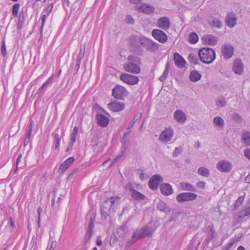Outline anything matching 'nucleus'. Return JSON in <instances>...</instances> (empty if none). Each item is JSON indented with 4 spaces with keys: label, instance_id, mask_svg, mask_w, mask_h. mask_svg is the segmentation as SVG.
Instances as JSON below:
<instances>
[{
    "label": "nucleus",
    "instance_id": "47",
    "mask_svg": "<svg viewBox=\"0 0 250 250\" xmlns=\"http://www.w3.org/2000/svg\"><path fill=\"white\" fill-rule=\"evenodd\" d=\"M244 199V197L242 196L238 198V199L236 201L235 203V207H239L243 202Z\"/></svg>",
    "mask_w": 250,
    "mask_h": 250
},
{
    "label": "nucleus",
    "instance_id": "11",
    "mask_svg": "<svg viewBox=\"0 0 250 250\" xmlns=\"http://www.w3.org/2000/svg\"><path fill=\"white\" fill-rule=\"evenodd\" d=\"M216 167L222 172H229L232 169V164L228 161L221 160L217 164Z\"/></svg>",
    "mask_w": 250,
    "mask_h": 250
},
{
    "label": "nucleus",
    "instance_id": "32",
    "mask_svg": "<svg viewBox=\"0 0 250 250\" xmlns=\"http://www.w3.org/2000/svg\"><path fill=\"white\" fill-rule=\"evenodd\" d=\"M181 188L185 190H188L191 191H196V188L193 187L191 184L188 183H182L181 184Z\"/></svg>",
    "mask_w": 250,
    "mask_h": 250
},
{
    "label": "nucleus",
    "instance_id": "53",
    "mask_svg": "<svg viewBox=\"0 0 250 250\" xmlns=\"http://www.w3.org/2000/svg\"><path fill=\"white\" fill-rule=\"evenodd\" d=\"M56 247V242L55 241H52L50 246L49 248L47 250H55V249Z\"/></svg>",
    "mask_w": 250,
    "mask_h": 250
},
{
    "label": "nucleus",
    "instance_id": "22",
    "mask_svg": "<svg viewBox=\"0 0 250 250\" xmlns=\"http://www.w3.org/2000/svg\"><path fill=\"white\" fill-rule=\"evenodd\" d=\"M202 39L205 44L209 45H215L217 42L216 37L211 35H205Z\"/></svg>",
    "mask_w": 250,
    "mask_h": 250
},
{
    "label": "nucleus",
    "instance_id": "56",
    "mask_svg": "<svg viewBox=\"0 0 250 250\" xmlns=\"http://www.w3.org/2000/svg\"><path fill=\"white\" fill-rule=\"evenodd\" d=\"M53 7V3H51L48 7L46 8L47 15H48L50 12L52 11Z\"/></svg>",
    "mask_w": 250,
    "mask_h": 250
},
{
    "label": "nucleus",
    "instance_id": "2",
    "mask_svg": "<svg viewBox=\"0 0 250 250\" xmlns=\"http://www.w3.org/2000/svg\"><path fill=\"white\" fill-rule=\"evenodd\" d=\"M127 60L129 62L125 64L124 66L125 70L133 74H139L141 68L138 64L141 63L140 58L133 55H129L128 56Z\"/></svg>",
    "mask_w": 250,
    "mask_h": 250
},
{
    "label": "nucleus",
    "instance_id": "21",
    "mask_svg": "<svg viewBox=\"0 0 250 250\" xmlns=\"http://www.w3.org/2000/svg\"><path fill=\"white\" fill-rule=\"evenodd\" d=\"M96 119L98 125L103 127L107 126L109 122V118L101 114L97 115Z\"/></svg>",
    "mask_w": 250,
    "mask_h": 250
},
{
    "label": "nucleus",
    "instance_id": "15",
    "mask_svg": "<svg viewBox=\"0 0 250 250\" xmlns=\"http://www.w3.org/2000/svg\"><path fill=\"white\" fill-rule=\"evenodd\" d=\"M162 181L163 178L162 176L159 174H156L149 179L148 186L151 189H156Z\"/></svg>",
    "mask_w": 250,
    "mask_h": 250
},
{
    "label": "nucleus",
    "instance_id": "46",
    "mask_svg": "<svg viewBox=\"0 0 250 250\" xmlns=\"http://www.w3.org/2000/svg\"><path fill=\"white\" fill-rule=\"evenodd\" d=\"M84 55V50L82 48H80V52L79 53L77 61L81 62L82 59L83 58Z\"/></svg>",
    "mask_w": 250,
    "mask_h": 250
},
{
    "label": "nucleus",
    "instance_id": "26",
    "mask_svg": "<svg viewBox=\"0 0 250 250\" xmlns=\"http://www.w3.org/2000/svg\"><path fill=\"white\" fill-rule=\"evenodd\" d=\"M241 140L245 146H250V132L243 130L242 132Z\"/></svg>",
    "mask_w": 250,
    "mask_h": 250
},
{
    "label": "nucleus",
    "instance_id": "44",
    "mask_svg": "<svg viewBox=\"0 0 250 250\" xmlns=\"http://www.w3.org/2000/svg\"><path fill=\"white\" fill-rule=\"evenodd\" d=\"M183 151V148L181 147H176L173 153V156L174 157H177L180 155Z\"/></svg>",
    "mask_w": 250,
    "mask_h": 250
},
{
    "label": "nucleus",
    "instance_id": "24",
    "mask_svg": "<svg viewBox=\"0 0 250 250\" xmlns=\"http://www.w3.org/2000/svg\"><path fill=\"white\" fill-rule=\"evenodd\" d=\"M174 60L176 65L178 67L183 68L185 66L186 61L183 57L177 52L175 53L174 54Z\"/></svg>",
    "mask_w": 250,
    "mask_h": 250
},
{
    "label": "nucleus",
    "instance_id": "62",
    "mask_svg": "<svg viewBox=\"0 0 250 250\" xmlns=\"http://www.w3.org/2000/svg\"><path fill=\"white\" fill-rule=\"evenodd\" d=\"M129 1L132 4L137 5L141 2L142 0H129Z\"/></svg>",
    "mask_w": 250,
    "mask_h": 250
},
{
    "label": "nucleus",
    "instance_id": "37",
    "mask_svg": "<svg viewBox=\"0 0 250 250\" xmlns=\"http://www.w3.org/2000/svg\"><path fill=\"white\" fill-rule=\"evenodd\" d=\"M227 101L224 97H219L216 101V104L219 107H223L226 104Z\"/></svg>",
    "mask_w": 250,
    "mask_h": 250
},
{
    "label": "nucleus",
    "instance_id": "20",
    "mask_svg": "<svg viewBox=\"0 0 250 250\" xmlns=\"http://www.w3.org/2000/svg\"><path fill=\"white\" fill-rule=\"evenodd\" d=\"M170 26V21L168 18L163 17L158 19L157 26L163 30H167Z\"/></svg>",
    "mask_w": 250,
    "mask_h": 250
},
{
    "label": "nucleus",
    "instance_id": "28",
    "mask_svg": "<svg viewBox=\"0 0 250 250\" xmlns=\"http://www.w3.org/2000/svg\"><path fill=\"white\" fill-rule=\"evenodd\" d=\"M209 24L213 28L220 29L223 27V23L218 18H213Z\"/></svg>",
    "mask_w": 250,
    "mask_h": 250
},
{
    "label": "nucleus",
    "instance_id": "9",
    "mask_svg": "<svg viewBox=\"0 0 250 250\" xmlns=\"http://www.w3.org/2000/svg\"><path fill=\"white\" fill-rule=\"evenodd\" d=\"M225 23L229 28L234 27L237 23L236 14L233 12L228 13L225 18Z\"/></svg>",
    "mask_w": 250,
    "mask_h": 250
},
{
    "label": "nucleus",
    "instance_id": "42",
    "mask_svg": "<svg viewBox=\"0 0 250 250\" xmlns=\"http://www.w3.org/2000/svg\"><path fill=\"white\" fill-rule=\"evenodd\" d=\"M169 64L167 62L166 65V69L163 75L160 77L159 80L161 82H163L166 79L168 74Z\"/></svg>",
    "mask_w": 250,
    "mask_h": 250
},
{
    "label": "nucleus",
    "instance_id": "38",
    "mask_svg": "<svg viewBox=\"0 0 250 250\" xmlns=\"http://www.w3.org/2000/svg\"><path fill=\"white\" fill-rule=\"evenodd\" d=\"M198 41V36L194 32L190 34L189 37V42L191 43H196Z\"/></svg>",
    "mask_w": 250,
    "mask_h": 250
},
{
    "label": "nucleus",
    "instance_id": "4",
    "mask_svg": "<svg viewBox=\"0 0 250 250\" xmlns=\"http://www.w3.org/2000/svg\"><path fill=\"white\" fill-rule=\"evenodd\" d=\"M200 60L205 63L209 64L215 59V51L210 48H203L198 52Z\"/></svg>",
    "mask_w": 250,
    "mask_h": 250
},
{
    "label": "nucleus",
    "instance_id": "64",
    "mask_svg": "<svg viewBox=\"0 0 250 250\" xmlns=\"http://www.w3.org/2000/svg\"><path fill=\"white\" fill-rule=\"evenodd\" d=\"M245 181L247 183H250V173L245 178Z\"/></svg>",
    "mask_w": 250,
    "mask_h": 250
},
{
    "label": "nucleus",
    "instance_id": "10",
    "mask_svg": "<svg viewBox=\"0 0 250 250\" xmlns=\"http://www.w3.org/2000/svg\"><path fill=\"white\" fill-rule=\"evenodd\" d=\"M221 53L225 59H229L231 58L234 52L233 47L228 44H223L221 47Z\"/></svg>",
    "mask_w": 250,
    "mask_h": 250
},
{
    "label": "nucleus",
    "instance_id": "39",
    "mask_svg": "<svg viewBox=\"0 0 250 250\" xmlns=\"http://www.w3.org/2000/svg\"><path fill=\"white\" fill-rule=\"evenodd\" d=\"M188 61L190 63L193 64H197L198 62V60L196 55L190 54L188 56Z\"/></svg>",
    "mask_w": 250,
    "mask_h": 250
},
{
    "label": "nucleus",
    "instance_id": "17",
    "mask_svg": "<svg viewBox=\"0 0 250 250\" xmlns=\"http://www.w3.org/2000/svg\"><path fill=\"white\" fill-rule=\"evenodd\" d=\"M136 10L139 12L149 15L153 13L154 7L151 5L144 3L140 6H136Z\"/></svg>",
    "mask_w": 250,
    "mask_h": 250
},
{
    "label": "nucleus",
    "instance_id": "34",
    "mask_svg": "<svg viewBox=\"0 0 250 250\" xmlns=\"http://www.w3.org/2000/svg\"><path fill=\"white\" fill-rule=\"evenodd\" d=\"M213 229V225L208 226L207 228L206 232L208 233V237L210 239L215 236L216 233Z\"/></svg>",
    "mask_w": 250,
    "mask_h": 250
},
{
    "label": "nucleus",
    "instance_id": "59",
    "mask_svg": "<svg viewBox=\"0 0 250 250\" xmlns=\"http://www.w3.org/2000/svg\"><path fill=\"white\" fill-rule=\"evenodd\" d=\"M32 122L31 123L30 127L29 129L28 130V133L26 135V136L31 137V134L32 132Z\"/></svg>",
    "mask_w": 250,
    "mask_h": 250
},
{
    "label": "nucleus",
    "instance_id": "14",
    "mask_svg": "<svg viewBox=\"0 0 250 250\" xmlns=\"http://www.w3.org/2000/svg\"><path fill=\"white\" fill-rule=\"evenodd\" d=\"M232 70L236 75H241L243 74L244 65L240 59H236L234 60L232 65Z\"/></svg>",
    "mask_w": 250,
    "mask_h": 250
},
{
    "label": "nucleus",
    "instance_id": "40",
    "mask_svg": "<svg viewBox=\"0 0 250 250\" xmlns=\"http://www.w3.org/2000/svg\"><path fill=\"white\" fill-rule=\"evenodd\" d=\"M20 6V5L19 3H16L14 4L12 7V15L15 18L17 17L18 16Z\"/></svg>",
    "mask_w": 250,
    "mask_h": 250
},
{
    "label": "nucleus",
    "instance_id": "25",
    "mask_svg": "<svg viewBox=\"0 0 250 250\" xmlns=\"http://www.w3.org/2000/svg\"><path fill=\"white\" fill-rule=\"evenodd\" d=\"M160 189L162 194L166 196L171 195L173 192L172 187L167 183L161 185Z\"/></svg>",
    "mask_w": 250,
    "mask_h": 250
},
{
    "label": "nucleus",
    "instance_id": "5",
    "mask_svg": "<svg viewBox=\"0 0 250 250\" xmlns=\"http://www.w3.org/2000/svg\"><path fill=\"white\" fill-rule=\"evenodd\" d=\"M174 131L171 127L166 128L160 134L159 140L163 143H166L171 141L173 137Z\"/></svg>",
    "mask_w": 250,
    "mask_h": 250
},
{
    "label": "nucleus",
    "instance_id": "41",
    "mask_svg": "<svg viewBox=\"0 0 250 250\" xmlns=\"http://www.w3.org/2000/svg\"><path fill=\"white\" fill-rule=\"evenodd\" d=\"M78 128L77 126H75L74 128V129L71 134L70 141L74 142H76V137H77V135L78 134Z\"/></svg>",
    "mask_w": 250,
    "mask_h": 250
},
{
    "label": "nucleus",
    "instance_id": "43",
    "mask_svg": "<svg viewBox=\"0 0 250 250\" xmlns=\"http://www.w3.org/2000/svg\"><path fill=\"white\" fill-rule=\"evenodd\" d=\"M125 21L126 23L129 24H133L135 22L134 20L132 17L129 15L125 17Z\"/></svg>",
    "mask_w": 250,
    "mask_h": 250
},
{
    "label": "nucleus",
    "instance_id": "61",
    "mask_svg": "<svg viewBox=\"0 0 250 250\" xmlns=\"http://www.w3.org/2000/svg\"><path fill=\"white\" fill-rule=\"evenodd\" d=\"M30 137L26 136L24 140V146H27L30 142Z\"/></svg>",
    "mask_w": 250,
    "mask_h": 250
},
{
    "label": "nucleus",
    "instance_id": "35",
    "mask_svg": "<svg viewBox=\"0 0 250 250\" xmlns=\"http://www.w3.org/2000/svg\"><path fill=\"white\" fill-rule=\"evenodd\" d=\"M53 77V75H52L42 84V85L39 88L36 95H40L42 93L44 87L50 83Z\"/></svg>",
    "mask_w": 250,
    "mask_h": 250
},
{
    "label": "nucleus",
    "instance_id": "13",
    "mask_svg": "<svg viewBox=\"0 0 250 250\" xmlns=\"http://www.w3.org/2000/svg\"><path fill=\"white\" fill-rule=\"evenodd\" d=\"M153 37L160 42L164 43L167 41V35L162 30L159 29H154L152 31Z\"/></svg>",
    "mask_w": 250,
    "mask_h": 250
},
{
    "label": "nucleus",
    "instance_id": "33",
    "mask_svg": "<svg viewBox=\"0 0 250 250\" xmlns=\"http://www.w3.org/2000/svg\"><path fill=\"white\" fill-rule=\"evenodd\" d=\"M250 215V206L246 207L245 209L241 210L240 212L239 217L244 218Z\"/></svg>",
    "mask_w": 250,
    "mask_h": 250
},
{
    "label": "nucleus",
    "instance_id": "19",
    "mask_svg": "<svg viewBox=\"0 0 250 250\" xmlns=\"http://www.w3.org/2000/svg\"><path fill=\"white\" fill-rule=\"evenodd\" d=\"M109 109L114 112H119L123 110L125 107V104L119 102H111L108 104Z\"/></svg>",
    "mask_w": 250,
    "mask_h": 250
},
{
    "label": "nucleus",
    "instance_id": "51",
    "mask_svg": "<svg viewBox=\"0 0 250 250\" xmlns=\"http://www.w3.org/2000/svg\"><path fill=\"white\" fill-rule=\"evenodd\" d=\"M197 186L201 188H204L206 185V183L203 181L198 182L196 184Z\"/></svg>",
    "mask_w": 250,
    "mask_h": 250
},
{
    "label": "nucleus",
    "instance_id": "48",
    "mask_svg": "<svg viewBox=\"0 0 250 250\" xmlns=\"http://www.w3.org/2000/svg\"><path fill=\"white\" fill-rule=\"evenodd\" d=\"M1 54L3 57H5L6 55V46L5 44V42L3 40L2 42V45H1Z\"/></svg>",
    "mask_w": 250,
    "mask_h": 250
},
{
    "label": "nucleus",
    "instance_id": "36",
    "mask_svg": "<svg viewBox=\"0 0 250 250\" xmlns=\"http://www.w3.org/2000/svg\"><path fill=\"white\" fill-rule=\"evenodd\" d=\"M198 172L200 175L206 177H208L209 176V172L206 167H201L199 168Z\"/></svg>",
    "mask_w": 250,
    "mask_h": 250
},
{
    "label": "nucleus",
    "instance_id": "49",
    "mask_svg": "<svg viewBox=\"0 0 250 250\" xmlns=\"http://www.w3.org/2000/svg\"><path fill=\"white\" fill-rule=\"evenodd\" d=\"M48 15H42V26L41 27V33L42 32V28L43 27V26L44 25V23H45V20H46V17Z\"/></svg>",
    "mask_w": 250,
    "mask_h": 250
},
{
    "label": "nucleus",
    "instance_id": "27",
    "mask_svg": "<svg viewBox=\"0 0 250 250\" xmlns=\"http://www.w3.org/2000/svg\"><path fill=\"white\" fill-rule=\"evenodd\" d=\"M157 208L162 211L166 213L169 212L171 211V208L167 206L165 202L162 201H160L157 206Z\"/></svg>",
    "mask_w": 250,
    "mask_h": 250
},
{
    "label": "nucleus",
    "instance_id": "45",
    "mask_svg": "<svg viewBox=\"0 0 250 250\" xmlns=\"http://www.w3.org/2000/svg\"><path fill=\"white\" fill-rule=\"evenodd\" d=\"M92 234H93L92 230H91L90 229H87L86 233L84 236V239L86 241H88L90 239L91 237L92 236Z\"/></svg>",
    "mask_w": 250,
    "mask_h": 250
},
{
    "label": "nucleus",
    "instance_id": "54",
    "mask_svg": "<svg viewBox=\"0 0 250 250\" xmlns=\"http://www.w3.org/2000/svg\"><path fill=\"white\" fill-rule=\"evenodd\" d=\"M75 143V142L70 141V142L68 144V146L66 149V151L68 152V151H70V150H71L73 146H74Z\"/></svg>",
    "mask_w": 250,
    "mask_h": 250
},
{
    "label": "nucleus",
    "instance_id": "55",
    "mask_svg": "<svg viewBox=\"0 0 250 250\" xmlns=\"http://www.w3.org/2000/svg\"><path fill=\"white\" fill-rule=\"evenodd\" d=\"M80 64H81V62L77 61L76 63V66H75V69L74 72V74H76L78 72V71L80 68Z\"/></svg>",
    "mask_w": 250,
    "mask_h": 250
},
{
    "label": "nucleus",
    "instance_id": "31",
    "mask_svg": "<svg viewBox=\"0 0 250 250\" xmlns=\"http://www.w3.org/2000/svg\"><path fill=\"white\" fill-rule=\"evenodd\" d=\"M189 78L191 81L195 82L200 80L201 75L196 71H192L190 74Z\"/></svg>",
    "mask_w": 250,
    "mask_h": 250
},
{
    "label": "nucleus",
    "instance_id": "1",
    "mask_svg": "<svg viewBox=\"0 0 250 250\" xmlns=\"http://www.w3.org/2000/svg\"><path fill=\"white\" fill-rule=\"evenodd\" d=\"M120 204V198L118 196H112L102 203L101 206V212L103 217L105 219L110 214L115 211V209Z\"/></svg>",
    "mask_w": 250,
    "mask_h": 250
},
{
    "label": "nucleus",
    "instance_id": "60",
    "mask_svg": "<svg viewBox=\"0 0 250 250\" xmlns=\"http://www.w3.org/2000/svg\"><path fill=\"white\" fill-rule=\"evenodd\" d=\"M22 154H20L19 155L17 159V160H16V166H17V167H18V166L19 165V164L20 163V162H21V159L22 158Z\"/></svg>",
    "mask_w": 250,
    "mask_h": 250
},
{
    "label": "nucleus",
    "instance_id": "8",
    "mask_svg": "<svg viewBox=\"0 0 250 250\" xmlns=\"http://www.w3.org/2000/svg\"><path fill=\"white\" fill-rule=\"evenodd\" d=\"M120 79L124 83L129 85L136 84L139 81V79L137 76L126 73L121 75Z\"/></svg>",
    "mask_w": 250,
    "mask_h": 250
},
{
    "label": "nucleus",
    "instance_id": "52",
    "mask_svg": "<svg viewBox=\"0 0 250 250\" xmlns=\"http://www.w3.org/2000/svg\"><path fill=\"white\" fill-rule=\"evenodd\" d=\"M244 155L250 160V149L247 148L244 150Z\"/></svg>",
    "mask_w": 250,
    "mask_h": 250
},
{
    "label": "nucleus",
    "instance_id": "50",
    "mask_svg": "<svg viewBox=\"0 0 250 250\" xmlns=\"http://www.w3.org/2000/svg\"><path fill=\"white\" fill-rule=\"evenodd\" d=\"M138 239H139L138 238H137L136 237H135V238L133 237V235H132L131 238L127 241V244L128 246H130L131 245H132L133 243H134L136 241H137Z\"/></svg>",
    "mask_w": 250,
    "mask_h": 250
},
{
    "label": "nucleus",
    "instance_id": "3",
    "mask_svg": "<svg viewBox=\"0 0 250 250\" xmlns=\"http://www.w3.org/2000/svg\"><path fill=\"white\" fill-rule=\"evenodd\" d=\"M135 42L136 44H134V46L139 47L142 45L150 52L155 51L159 48L158 43L144 37L136 38Z\"/></svg>",
    "mask_w": 250,
    "mask_h": 250
},
{
    "label": "nucleus",
    "instance_id": "18",
    "mask_svg": "<svg viewBox=\"0 0 250 250\" xmlns=\"http://www.w3.org/2000/svg\"><path fill=\"white\" fill-rule=\"evenodd\" d=\"M74 160L75 159L73 157H70L67 159L60 166V167L58 169V172L61 174H63L72 164Z\"/></svg>",
    "mask_w": 250,
    "mask_h": 250
},
{
    "label": "nucleus",
    "instance_id": "63",
    "mask_svg": "<svg viewBox=\"0 0 250 250\" xmlns=\"http://www.w3.org/2000/svg\"><path fill=\"white\" fill-rule=\"evenodd\" d=\"M96 244L98 246H101L102 244V241L100 237L97 238Z\"/></svg>",
    "mask_w": 250,
    "mask_h": 250
},
{
    "label": "nucleus",
    "instance_id": "16",
    "mask_svg": "<svg viewBox=\"0 0 250 250\" xmlns=\"http://www.w3.org/2000/svg\"><path fill=\"white\" fill-rule=\"evenodd\" d=\"M151 230L147 227L137 229L133 234V237L140 239L146 237L151 234Z\"/></svg>",
    "mask_w": 250,
    "mask_h": 250
},
{
    "label": "nucleus",
    "instance_id": "58",
    "mask_svg": "<svg viewBox=\"0 0 250 250\" xmlns=\"http://www.w3.org/2000/svg\"><path fill=\"white\" fill-rule=\"evenodd\" d=\"M42 211V209L41 208H38V221L39 224H40V220H41V214Z\"/></svg>",
    "mask_w": 250,
    "mask_h": 250
},
{
    "label": "nucleus",
    "instance_id": "57",
    "mask_svg": "<svg viewBox=\"0 0 250 250\" xmlns=\"http://www.w3.org/2000/svg\"><path fill=\"white\" fill-rule=\"evenodd\" d=\"M94 227V223L91 218H90L89 222V226L87 229H90L91 230H92V229Z\"/></svg>",
    "mask_w": 250,
    "mask_h": 250
},
{
    "label": "nucleus",
    "instance_id": "7",
    "mask_svg": "<svg viewBox=\"0 0 250 250\" xmlns=\"http://www.w3.org/2000/svg\"><path fill=\"white\" fill-rule=\"evenodd\" d=\"M197 198V194L192 192H183L178 194L176 200L178 202L190 201L195 200Z\"/></svg>",
    "mask_w": 250,
    "mask_h": 250
},
{
    "label": "nucleus",
    "instance_id": "29",
    "mask_svg": "<svg viewBox=\"0 0 250 250\" xmlns=\"http://www.w3.org/2000/svg\"><path fill=\"white\" fill-rule=\"evenodd\" d=\"M130 192L131 193L132 198L135 200H143L146 198V196L144 194L134 189H131Z\"/></svg>",
    "mask_w": 250,
    "mask_h": 250
},
{
    "label": "nucleus",
    "instance_id": "6",
    "mask_svg": "<svg viewBox=\"0 0 250 250\" xmlns=\"http://www.w3.org/2000/svg\"><path fill=\"white\" fill-rule=\"evenodd\" d=\"M112 96L118 100H123L127 95L126 89L122 86H116L112 90Z\"/></svg>",
    "mask_w": 250,
    "mask_h": 250
},
{
    "label": "nucleus",
    "instance_id": "23",
    "mask_svg": "<svg viewBox=\"0 0 250 250\" xmlns=\"http://www.w3.org/2000/svg\"><path fill=\"white\" fill-rule=\"evenodd\" d=\"M174 117L175 120L180 124H184L187 119V116L182 110H177L175 111Z\"/></svg>",
    "mask_w": 250,
    "mask_h": 250
},
{
    "label": "nucleus",
    "instance_id": "30",
    "mask_svg": "<svg viewBox=\"0 0 250 250\" xmlns=\"http://www.w3.org/2000/svg\"><path fill=\"white\" fill-rule=\"evenodd\" d=\"M213 123L214 125L218 128H223L225 122L222 118L217 116L213 119Z\"/></svg>",
    "mask_w": 250,
    "mask_h": 250
},
{
    "label": "nucleus",
    "instance_id": "12",
    "mask_svg": "<svg viewBox=\"0 0 250 250\" xmlns=\"http://www.w3.org/2000/svg\"><path fill=\"white\" fill-rule=\"evenodd\" d=\"M130 132V127H128L127 128V131L124 133V136L121 140V142L123 144V145L121 147V151H122V154L117 156L114 159V161L112 162V165H113L114 163L117 162L122 156V155L124 154V153L125 152V149L126 148V146L125 145L127 142V137L128 136V135L129 134Z\"/></svg>",
    "mask_w": 250,
    "mask_h": 250
}]
</instances>
